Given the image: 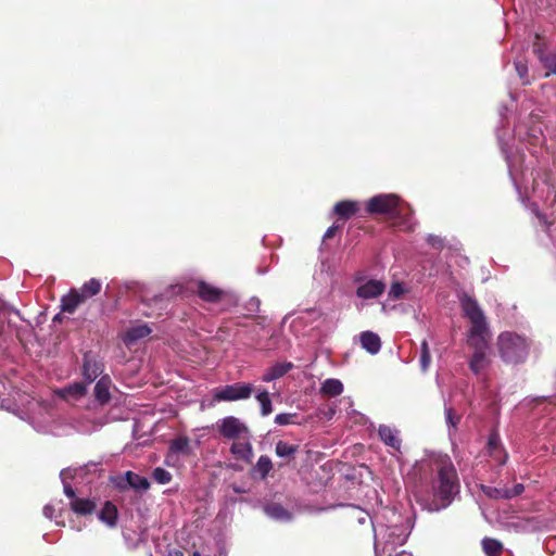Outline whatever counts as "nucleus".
Wrapping results in <instances>:
<instances>
[{
  "label": "nucleus",
  "mask_w": 556,
  "mask_h": 556,
  "mask_svg": "<svg viewBox=\"0 0 556 556\" xmlns=\"http://www.w3.org/2000/svg\"><path fill=\"white\" fill-rule=\"evenodd\" d=\"M172 556H182V553L180 551H175Z\"/></svg>",
  "instance_id": "52"
},
{
  "label": "nucleus",
  "mask_w": 556,
  "mask_h": 556,
  "mask_svg": "<svg viewBox=\"0 0 556 556\" xmlns=\"http://www.w3.org/2000/svg\"><path fill=\"white\" fill-rule=\"evenodd\" d=\"M111 482L119 491L132 489L138 492H146L150 489V481L134 471H126L111 478Z\"/></svg>",
  "instance_id": "10"
},
{
  "label": "nucleus",
  "mask_w": 556,
  "mask_h": 556,
  "mask_svg": "<svg viewBox=\"0 0 556 556\" xmlns=\"http://www.w3.org/2000/svg\"><path fill=\"white\" fill-rule=\"evenodd\" d=\"M255 397L261 406V415L264 417L270 415L273 412V404L267 390L258 389Z\"/></svg>",
  "instance_id": "32"
},
{
  "label": "nucleus",
  "mask_w": 556,
  "mask_h": 556,
  "mask_svg": "<svg viewBox=\"0 0 556 556\" xmlns=\"http://www.w3.org/2000/svg\"><path fill=\"white\" fill-rule=\"evenodd\" d=\"M0 407L1 408H5V409H10L11 408V406L9 404V401L8 400H3L1 397H0Z\"/></svg>",
  "instance_id": "50"
},
{
  "label": "nucleus",
  "mask_w": 556,
  "mask_h": 556,
  "mask_svg": "<svg viewBox=\"0 0 556 556\" xmlns=\"http://www.w3.org/2000/svg\"><path fill=\"white\" fill-rule=\"evenodd\" d=\"M362 348L371 355H376L381 350L380 337L372 331H363L359 334Z\"/></svg>",
  "instance_id": "19"
},
{
  "label": "nucleus",
  "mask_w": 556,
  "mask_h": 556,
  "mask_svg": "<svg viewBox=\"0 0 556 556\" xmlns=\"http://www.w3.org/2000/svg\"><path fill=\"white\" fill-rule=\"evenodd\" d=\"M293 417H294L293 414L281 413V414L276 415L275 422L279 426L289 425L292 422Z\"/></svg>",
  "instance_id": "46"
},
{
  "label": "nucleus",
  "mask_w": 556,
  "mask_h": 556,
  "mask_svg": "<svg viewBox=\"0 0 556 556\" xmlns=\"http://www.w3.org/2000/svg\"><path fill=\"white\" fill-rule=\"evenodd\" d=\"M199 296L206 302H217L222 298L223 291L204 281L198 283Z\"/></svg>",
  "instance_id": "23"
},
{
  "label": "nucleus",
  "mask_w": 556,
  "mask_h": 556,
  "mask_svg": "<svg viewBox=\"0 0 556 556\" xmlns=\"http://www.w3.org/2000/svg\"><path fill=\"white\" fill-rule=\"evenodd\" d=\"M151 333L148 324H137L129 327L122 334V340L127 346H131L139 340L144 339Z\"/></svg>",
  "instance_id": "16"
},
{
  "label": "nucleus",
  "mask_w": 556,
  "mask_h": 556,
  "mask_svg": "<svg viewBox=\"0 0 556 556\" xmlns=\"http://www.w3.org/2000/svg\"><path fill=\"white\" fill-rule=\"evenodd\" d=\"M481 544L486 556H500L504 549L500 541L491 538H484Z\"/></svg>",
  "instance_id": "33"
},
{
  "label": "nucleus",
  "mask_w": 556,
  "mask_h": 556,
  "mask_svg": "<svg viewBox=\"0 0 556 556\" xmlns=\"http://www.w3.org/2000/svg\"><path fill=\"white\" fill-rule=\"evenodd\" d=\"M192 556H201V554L198 551H195L193 552Z\"/></svg>",
  "instance_id": "55"
},
{
  "label": "nucleus",
  "mask_w": 556,
  "mask_h": 556,
  "mask_svg": "<svg viewBox=\"0 0 556 556\" xmlns=\"http://www.w3.org/2000/svg\"><path fill=\"white\" fill-rule=\"evenodd\" d=\"M497 140L505 156L510 179L520 199L523 201V197H528L531 190L533 197L540 200L546 201L554 195L553 201H556L555 185L551 180V174L546 172L534 174L533 170L522 168L523 155L519 152L513 153L500 130L497 131Z\"/></svg>",
  "instance_id": "2"
},
{
  "label": "nucleus",
  "mask_w": 556,
  "mask_h": 556,
  "mask_svg": "<svg viewBox=\"0 0 556 556\" xmlns=\"http://www.w3.org/2000/svg\"><path fill=\"white\" fill-rule=\"evenodd\" d=\"M384 290L386 285L381 280L369 279L357 287L356 296L363 300L377 299Z\"/></svg>",
  "instance_id": "12"
},
{
  "label": "nucleus",
  "mask_w": 556,
  "mask_h": 556,
  "mask_svg": "<svg viewBox=\"0 0 556 556\" xmlns=\"http://www.w3.org/2000/svg\"><path fill=\"white\" fill-rule=\"evenodd\" d=\"M219 433L229 440H238L243 437H251L248 426L235 416H227L216 422Z\"/></svg>",
  "instance_id": "9"
},
{
  "label": "nucleus",
  "mask_w": 556,
  "mask_h": 556,
  "mask_svg": "<svg viewBox=\"0 0 556 556\" xmlns=\"http://www.w3.org/2000/svg\"><path fill=\"white\" fill-rule=\"evenodd\" d=\"M464 315L470 323L468 330V343L475 352L469 361L470 370L480 376L489 368L491 364L489 351L490 329L485 315L472 296L464 294L459 299Z\"/></svg>",
  "instance_id": "3"
},
{
  "label": "nucleus",
  "mask_w": 556,
  "mask_h": 556,
  "mask_svg": "<svg viewBox=\"0 0 556 556\" xmlns=\"http://www.w3.org/2000/svg\"><path fill=\"white\" fill-rule=\"evenodd\" d=\"M488 446L491 456L497 459L501 465H504L507 460V454L501 445V440L497 433H492L489 437Z\"/></svg>",
  "instance_id": "25"
},
{
  "label": "nucleus",
  "mask_w": 556,
  "mask_h": 556,
  "mask_svg": "<svg viewBox=\"0 0 556 556\" xmlns=\"http://www.w3.org/2000/svg\"><path fill=\"white\" fill-rule=\"evenodd\" d=\"M517 134L521 141H527L532 146H539L544 142V136L541 124L528 128L525 125L517 127Z\"/></svg>",
  "instance_id": "15"
},
{
  "label": "nucleus",
  "mask_w": 556,
  "mask_h": 556,
  "mask_svg": "<svg viewBox=\"0 0 556 556\" xmlns=\"http://www.w3.org/2000/svg\"><path fill=\"white\" fill-rule=\"evenodd\" d=\"M111 379L109 376L101 377L94 386V396L101 404L110 400Z\"/></svg>",
  "instance_id": "28"
},
{
  "label": "nucleus",
  "mask_w": 556,
  "mask_h": 556,
  "mask_svg": "<svg viewBox=\"0 0 556 556\" xmlns=\"http://www.w3.org/2000/svg\"><path fill=\"white\" fill-rule=\"evenodd\" d=\"M103 425L104 422L102 421H97L93 419H83L77 421V424L75 425V429L77 432L89 434L94 431H98Z\"/></svg>",
  "instance_id": "34"
},
{
  "label": "nucleus",
  "mask_w": 556,
  "mask_h": 556,
  "mask_svg": "<svg viewBox=\"0 0 556 556\" xmlns=\"http://www.w3.org/2000/svg\"><path fill=\"white\" fill-rule=\"evenodd\" d=\"M377 431L379 439L383 442L386 446H388L395 453H401L402 439L401 432L397 428L388 425H379Z\"/></svg>",
  "instance_id": "11"
},
{
  "label": "nucleus",
  "mask_w": 556,
  "mask_h": 556,
  "mask_svg": "<svg viewBox=\"0 0 556 556\" xmlns=\"http://www.w3.org/2000/svg\"><path fill=\"white\" fill-rule=\"evenodd\" d=\"M293 367L294 365L291 362L276 363L264 371L262 381L271 382L278 380L293 369Z\"/></svg>",
  "instance_id": "18"
},
{
  "label": "nucleus",
  "mask_w": 556,
  "mask_h": 556,
  "mask_svg": "<svg viewBox=\"0 0 556 556\" xmlns=\"http://www.w3.org/2000/svg\"><path fill=\"white\" fill-rule=\"evenodd\" d=\"M252 391L251 383L237 382L215 389L213 396L217 402H233L249 399Z\"/></svg>",
  "instance_id": "8"
},
{
  "label": "nucleus",
  "mask_w": 556,
  "mask_h": 556,
  "mask_svg": "<svg viewBox=\"0 0 556 556\" xmlns=\"http://www.w3.org/2000/svg\"><path fill=\"white\" fill-rule=\"evenodd\" d=\"M85 301L83 298L78 294L76 289H72L68 294L64 295L61 300V306L62 311L73 314L76 308L84 303Z\"/></svg>",
  "instance_id": "26"
},
{
  "label": "nucleus",
  "mask_w": 556,
  "mask_h": 556,
  "mask_svg": "<svg viewBox=\"0 0 556 556\" xmlns=\"http://www.w3.org/2000/svg\"><path fill=\"white\" fill-rule=\"evenodd\" d=\"M407 223H408L407 220H404V222H403V225H404L406 228H409V225H408Z\"/></svg>",
  "instance_id": "54"
},
{
  "label": "nucleus",
  "mask_w": 556,
  "mask_h": 556,
  "mask_svg": "<svg viewBox=\"0 0 556 556\" xmlns=\"http://www.w3.org/2000/svg\"><path fill=\"white\" fill-rule=\"evenodd\" d=\"M260 319H261V321L258 323V325H260V326H262V327H264V326H265V319H266V318H265V317H261Z\"/></svg>",
  "instance_id": "51"
},
{
  "label": "nucleus",
  "mask_w": 556,
  "mask_h": 556,
  "mask_svg": "<svg viewBox=\"0 0 556 556\" xmlns=\"http://www.w3.org/2000/svg\"><path fill=\"white\" fill-rule=\"evenodd\" d=\"M483 493L491 498H506L507 500V486L495 488L489 485L481 486Z\"/></svg>",
  "instance_id": "38"
},
{
  "label": "nucleus",
  "mask_w": 556,
  "mask_h": 556,
  "mask_svg": "<svg viewBox=\"0 0 556 556\" xmlns=\"http://www.w3.org/2000/svg\"><path fill=\"white\" fill-rule=\"evenodd\" d=\"M525 490L523 484L517 483L513 488H507V500L520 495Z\"/></svg>",
  "instance_id": "47"
},
{
  "label": "nucleus",
  "mask_w": 556,
  "mask_h": 556,
  "mask_svg": "<svg viewBox=\"0 0 556 556\" xmlns=\"http://www.w3.org/2000/svg\"><path fill=\"white\" fill-rule=\"evenodd\" d=\"M383 518H387L391 525L378 518L371 521L375 533V556H394L395 549L407 541L409 530L394 509H386Z\"/></svg>",
  "instance_id": "4"
},
{
  "label": "nucleus",
  "mask_w": 556,
  "mask_h": 556,
  "mask_svg": "<svg viewBox=\"0 0 556 556\" xmlns=\"http://www.w3.org/2000/svg\"><path fill=\"white\" fill-rule=\"evenodd\" d=\"M320 315H321V314H320V312H319L318 309H316V308H311V309H307V311L303 312V313H302V315H301V316H299V317L294 320V323L303 321V320H305L306 318H314V319H316V318L320 317Z\"/></svg>",
  "instance_id": "44"
},
{
  "label": "nucleus",
  "mask_w": 556,
  "mask_h": 556,
  "mask_svg": "<svg viewBox=\"0 0 556 556\" xmlns=\"http://www.w3.org/2000/svg\"><path fill=\"white\" fill-rule=\"evenodd\" d=\"M431 363V356L429 351V345L427 340H422L420 345V367L421 370L425 372L428 370Z\"/></svg>",
  "instance_id": "39"
},
{
  "label": "nucleus",
  "mask_w": 556,
  "mask_h": 556,
  "mask_svg": "<svg viewBox=\"0 0 556 556\" xmlns=\"http://www.w3.org/2000/svg\"><path fill=\"white\" fill-rule=\"evenodd\" d=\"M287 318H288V315L283 317L282 324H285L287 321Z\"/></svg>",
  "instance_id": "56"
},
{
  "label": "nucleus",
  "mask_w": 556,
  "mask_h": 556,
  "mask_svg": "<svg viewBox=\"0 0 556 556\" xmlns=\"http://www.w3.org/2000/svg\"><path fill=\"white\" fill-rule=\"evenodd\" d=\"M298 450L299 445L291 444L286 441H278L275 447L276 455L281 458L293 456Z\"/></svg>",
  "instance_id": "35"
},
{
  "label": "nucleus",
  "mask_w": 556,
  "mask_h": 556,
  "mask_svg": "<svg viewBox=\"0 0 556 556\" xmlns=\"http://www.w3.org/2000/svg\"><path fill=\"white\" fill-rule=\"evenodd\" d=\"M338 229H339V226H338V225H332L331 227H329V228L326 230V232H325V235H324V237H323L324 241H325V240H327V239L332 238V237L336 235V232H337V230H338Z\"/></svg>",
  "instance_id": "48"
},
{
  "label": "nucleus",
  "mask_w": 556,
  "mask_h": 556,
  "mask_svg": "<svg viewBox=\"0 0 556 556\" xmlns=\"http://www.w3.org/2000/svg\"><path fill=\"white\" fill-rule=\"evenodd\" d=\"M273 468L271 459L267 455H262L253 468L255 473L260 475L261 479H265Z\"/></svg>",
  "instance_id": "36"
},
{
  "label": "nucleus",
  "mask_w": 556,
  "mask_h": 556,
  "mask_svg": "<svg viewBox=\"0 0 556 556\" xmlns=\"http://www.w3.org/2000/svg\"><path fill=\"white\" fill-rule=\"evenodd\" d=\"M33 406H38L39 410L47 414V417L43 418V421L37 420L35 416H28L29 422L31 426L38 431L42 433H49L52 432L51 427L48 425V421L50 420L51 416L48 414V408L46 406H41L39 403L31 402Z\"/></svg>",
  "instance_id": "30"
},
{
  "label": "nucleus",
  "mask_w": 556,
  "mask_h": 556,
  "mask_svg": "<svg viewBox=\"0 0 556 556\" xmlns=\"http://www.w3.org/2000/svg\"><path fill=\"white\" fill-rule=\"evenodd\" d=\"M408 211L409 205L392 193L375 195L367 202L368 213L386 214L390 219L399 224L401 218L406 217Z\"/></svg>",
  "instance_id": "7"
},
{
  "label": "nucleus",
  "mask_w": 556,
  "mask_h": 556,
  "mask_svg": "<svg viewBox=\"0 0 556 556\" xmlns=\"http://www.w3.org/2000/svg\"><path fill=\"white\" fill-rule=\"evenodd\" d=\"M263 510L267 517L276 521L286 522L292 519V514L278 503H268L264 505Z\"/></svg>",
  "instance_id": "20"
},
{
  "label": "nucleus",
  "mask_w": 556,
  "mask_h": 556,
  "mask_svg": "<svg viewBox=\"0 0 556 556\" xmlns=\"http://www.w3.org/2000/svg\"><path fill=\"white\" fill-rule=\"evenodd\" d=\"M251 437H243L235 440L230 446V453L236 459L243 460L250 464L253 459L254 453L250 442Z\"/></svg>",
  "instance_id": "13"
},
{
  "label": "nucleus",
  "mask_w": 556,
  "mask_h": 556,
  "mask_svg": "<svg viewBox=\"0 0 556 556\" xmlns=\"http://www.w3.org/2000/svg\"><path fill=\"white\" fill-rule=\"evenodd\" d=\"M445 419H446V424L450 427L456 428L457 424L459 422L460 417L455 415L451 407H445Z\"/></svg>",
  "instance_id": "42"
},
{
  "label": "nucleus",
  "mask_w": 556,
  "mask_h": 556,
  "mask_svg": "<svg viewBox=\"0 0 556 556\" xmlns=\"http://www.w3.org/2000/svg\"><path fill=\"white\" fill-rule=\"evenodd\" d=\"M343 389L344 387L341 380L328 378L321 383L319 393L323 396L334 397L340 395L343 392Z\"/></svg>",
  "instance_id": "24"
},
{
  "label": "nucleus",
  "mask_w": 556,
  "mask_h": 556,
  "mask_svg": "<svg viewBox=\"0 0 556 556\" xmlns=\"http://www.w3.org/2000/svg\"><path fill=\"white\" fill-rule=\"evenodd\" d=\"M83 471V468H65L61 470L60 479L63 484V492L70 498L71 510L78 516H90L97 509L96 498L77 496L70 483Z\"/></svg>",
  "instance_id": "6"
},
{
  "label": "nucleus",
  "mask_w": 556,
  "mask_h": 556,
  "mask_svg": "<svg viewBox=\"0 0 556 556\" xmlns=\"http://www.w3.org/2000/svg\"><path fill=\"white\" fill-rule=\"evenodd\" d=\"M102 283L97 278H91L87 282H85L80 289H76L78 294L86 301L93 295H97L101 290Z\"/></svg>",
  "instance_id": "31"
},
{
  "label": "nucleus",
  "mask_w": 556,
  "mask_h": 556,
  "mask_svg": "<svg viewBox=\"0 0 556 556\" xmlns=\"http://www.w3.org/2000/svg\"><path fill=\"white\" fill-rule=\"evenodd\" d=\"M169 454L170 455H185L189 456L192 454V447L190 445L189 438L185 435H180L178 438L173 439L169 442Z\"/></svg>",
  "instance_id": "21"
},
{
  "label": "nucleus",
  "mask_w": 556,
  "mask_h": 556,
  "mask_svg": "<svg viewBox=\"0 0 556 556\" xmlns=\"http://www.w3.org/2000/svg\"><path fill=\"white\" fill-rule=\"evenodd\" d=\"M261 301L256 296H252L249 299V301L245 303L244 308L250 313H256L260 311Z\"/></svg>",
  "instance_id": "45"
},
{
  "label": "nucleus",
  "mask_w": 556,
  "mask_h": 556,
  "mask_svg": "<svg viewBox=\"0 0 556 556\" xmlns=\"http://www.w3.org/2000/svg\"><path fill=\"white\" fill-rule=\"evenodd\" d=\"M408 290L400 281H394L388 292V296L392 301L400 300Z\"/></svg>",
  "instance_id": "40"
},
{
  "label": "nucleus",
  "mask_w": 556,
  "mask_h": 556,
  "mask_svg": "<svg viewBox=\"0 0 556 556\" xmlns=\"http://www.w3.org/2000/svg\"><path fill=\"white\" fill-rule=\"evenodd\" d=\"M152 478L159 484H167L172 481L173 476L168 470L162 467H156L152 471Z\"/></svg>",
  "instance_id": "37"
},
{
  "label": "nucleus",
  "mask_w": 556,
  "mask_h": 556,
  "mask_svg": "<svg viewBox=\"0 0 556 556\" xmlns=\"http://www.w3.org/2000/svg\"><path fill=\"white\" fill-rule=\"evenodd\" d=\"M42 511H43L45 517H47L48 519L54 518V507L51 504H47L43 507Z\"/></svg>",
  "instance_id": "49"
},
{
  "label": "nucleus",
  "mask_w": 556,
  "mask_h": 556,
  "mask_svg": "<svg viewBox=\"0 0 556 556\" xmlns=\"http://www.w3.org/2000/svg\"><path fill=\"white\" fill-rule=\"evenodd\" d=\"M415 494L430 511L448 507L459 492L456 468L446 454H431L416 462L410 473Z\"/></svg>",
  "instance_id": "1"
},
{
  "label": "nucleus",
  "mask_w": 556,
  "mask_h": 556,
  "mask_svg": "<svg viewBox=\"0 0 556 556\" xmlns=\"http://www.w3.org/2000/svg\"><path fill=\"white\" fill-rule=\"evenodd\" d=\"M58 393L66 401H76L86 394V387L81 382H76L61 389Z\"/></svg>",
  "instance_id": "27"
},
{
  "label": "nucleus",
  "mask_w": 556,
  "mask_h": 556,
  "mask_svg": "<svg viewBox=\"0 0 556 556\" xmlns=\"http://www.w3.org/2000/svg\"><path fill=\"white\" fill-rule=\"evenodd\" d=\"M515 68L520 79L523 80V85H529L530 81L527 78L528 75V66L522 61H516L515 62Z\"/></svg>",
  "instance_id": "41"
},
{
  "label": "nucleus",
  "mask_w": 556,
  "mask_h": 556,
  "mask_svg": "<svg viewBox=\"0 0 556 556\" xmlns=\"http://www.w3.org/2000/svg\"><path fill=\"white\" fill-rule=\"evenodd\" d=\"M98 519L108 528L113 529L117 526L118 510L110 501H106L97 514Z\"/></svg>",
  "instance_id": "17"
},
{
  "label": "nucleus",
  "mask_w": 556,
  "mask_h": 556,
  "mask_svg": "<svg viewBox=\"0 0 556 556\" xmlns=\"http://www.w3.org/2000/svg\"><path fill=\"white\" fill-rule=\"evenodd\" d=\"M497 348L503 362L520 364L529 355L530 343L527 338L518 333L505 331L497 338Z\"/></svg>",
  "instance_id": "5"
},
{
  "label": "nucleus",
  "mask_w": 556,
  "mask_h": 556,
  "mask_svg": "<svg viewBox=\"0 0 556 556\" xmlns=\"http://www.w3.org/2000/svg\"><path fill=\"white\" fill-rule=\"evenodd\" d=\"M358 208V202L345 200L336 203V205L333 206V213L338 215L340 218L349 219L350 217L357 213Z\"/></svg>",
  "instance_id": "22"
},
{
  "label": "nucleus",
  "mask_w": 556,
  "mask_h": 556,
  "mask_svg": "<svg viewBox=\"0 0 556 556\" xmlns=\"http://www.w3.org/2000/svg\"><path fill=\"white\" fill-rule=\"evenodd\" d=\"M358 522H359V523H364V522H365V517H361V518H358Z\"/></svg>",
  "instance_id": "53"
},
{
  "label": "nucleus",
  "mask_w": 556,
  "mask_h": 556,
  "mask_svg": "<svg viewBox=\"0 0 556 556\" xmlns=\"http://www.w3.org/2000/svg\"><path fill=\"white\" fill-rule=\"evenodd\" d=\"M427 242L437 250H441L444 247V239L435 235H428Z\"/></svg>",
  "instance_id": "43"
},
{
  "label": "nucleus",
  "mask_w": 556,
  "mask_h": 556,
  "mask_svg": "<svg viewBox=\"0 0 556 556\" xmlns=\"http://www.w3.org/2000/svg\"><path fill=\"white\" fill-rule=\"evenodd\" d=\"M103 372V364L91 353L84 356L83 375L88 383L93 382Z\"/></svg>",
  "instance_id": "14"
},
{
  "label": "nucleus",
  "mask_w": 556,
  "mask_h": 556,
  "mask_svg": "<svg viewBox=\"0 0 556 556\" xmlns=\"http://www.w3.org/2000/svg\"><path fill=\"white\" fill-rule=\"evenodd\" d=\"M536 53L539 61L544 66V68L547 70L545 77H548L549 75H556V49L548 53L538 49Z\"/></svg>",
  "instance_id": "29"
}]
</instances>
